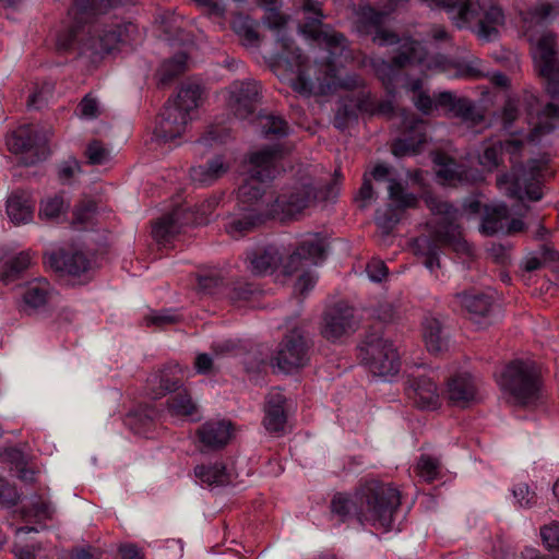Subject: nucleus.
<instances>
[{
	"label": "nucleus",
	"instance_id": "f257e3e1",
	"mask_svg": "<svg viewBox=\"0 0 559 559\" xmlns=\"http://www.w3.org/2000/svg\"><path fill=\"white\" fill-rule=\"evenodd\" d=\"M122 0H75L69 9L72 25L64 48L79 45L80 53L91 58L109 53L130 39L135 26L128 24H103L99 16L117 8Z\"/></svg>",
	"mask_w": 559,
	"mask_h": 559
},
{
	"label": "nucleus",
	"instance_id": "f03ea898",
	"mask_svg": "<svg viewBox=\"0 0 559 559\" xmlns=\"http://www.w3.org/2000/svg\"><path fill=\"white\" fill-rule=\"evenodd\" d=\"M425 203L433 215L439 216V219L430 236H420L415 239V253L424 258L423 264L430 272H435L436 269H439L440 247H450L456 253L471 257L473 254V248L464 239L461 227L456 223L460 216L459 210L431 193L425 195Z\"/></svg>",
	"mask_w": 559,
	"mask_h": 559
},
{
	"label": "nucleus",
	"instance_id": "7ed1b4c3",
	"mask_svg": "<svg viewBox=\"0 0 559 559\" xmlns=\"http://www.w3.org/2000/svg\"><path fill=\"white\" fill-rule=\"evenodd\" d=\"M533 58L538 74L546 80V91L551 96V100L538 114L537 122L530 132V141L535 142L552 132L559 122V58L554 34H544L537 40Z\"/></svg>",
	"mask_w": 559,
	"mask_h": 559
},
{
	"label": "nucleus",
	"instance_id": "20e7f679",
	"mask_svg": "<svg viewBox=\"0 0 559 559\" xmlns=\"http://www.w3.org/2000/svg\"><path fill=\"white\" fill-rule=\"evenodd\" d=\"M281 157L282 148L278 144L266 146L249 155L250 179L238 188V211L261 213L264 216L273 215L272 202L274 199H266L263 182L275 177L277 162Z\"/></svg>",
	"mask_w": 559,
	"mask_h": 559
},
{
	"label": "nucleus",
	"instance_id": "39448f33",
	"mask_svg": "<svg viewBox=\"0 0 559 559\" xmlns=\"http://www.w3.org/2000/svg\"><path fill=\"white\" fill-rule=\"evenodd\" d=\"M503 154H508L511 163V173L497 177V187L506 195L522 200L526 195L532 201H539L543 197L538 185L540 166L537 160H528L527 165L520 162L524 143L522 140L508 139L501 141Z\"/></svg>",
	"mask_w": 559,
	"mask_h": 559
},
{
	"label": "nucleus",
	"instance_id": "423d86ee",
	"mask_svg": "<svg viewBox=\"0 0 559 559\" xmlns=\"http://www.w3.org/2000/svg\"><path fill=\"white\" fill-rule=\"evenodd\" d=\"M286 23V17L274 9H271L265 16L266 26L276 31L277 41L282 48V52L274 64V71L282 66L287 67L293 73H296V78L292 82L293 88L300 94L310 95L316 82L322 83L325 76L311 74V68L306 66L307 58L285 34Z\"/></svg>",
	"mask_w": 559,
	"mask_h": 559
},
{
	"label": "nucleus",
	"instance_id": "0eeeda50",
	"mask_svg": "<svg viewBox=\"0 0 559 559\" xmlns=\"http://www.w3.org/2000/svg\"><path fill=\"white\" fill-rule=\"evenodd\" d=\"M360 509L358 522L376 528L389 530L401 506V493L391 484L369 480L359 486Z\"/></svg>",
	"mask_w": 559,
	"mask_h": 559
},
{
	"label": "nucleus",
	"instance_id": "6e6552de",
	"mask_svg": "<svg viewBox=\"0 0 559 559\" xmlns=\"http://www.w3.org/2000/svg\"><path fill=\"white\" fill-rule=\"evenodd\" d=\"M301 8L305 12L313 13L314 16L299 26L300 32L308 38L323 43L329 52L330 59L325 64V73L334 71V63L353 59L347 38L340 32L333 31L329 25H322L323 13L320 3L316 0H302Z\"/></svg>",
	"mask_w": 559,
	"mask_h": 559
},
{
	"label": "nucleus",
	"instance_id": "1a4fd4ad",
	"mask_svg": "<svg viewBox=\"0 0 559 559\" xmlns=\"http://www.w3.org/2000/svg\"><path fill=\"white\" fill-rule=\"evenodd\" d=\"M498 383L515 404H534L539 397V373L532 361H510L501 372Z\"/></svg>",
	"mask_w": 559,
	"mask_h": 559
},
{
	"label": "nucleus",
	"instance_id": "9d476101",
	"mask_svg": "<svg viewBox=\"0 0 559 559\" xmlns=\"http://www.w3.org/2000/svg\"><path fill=\"white\" fill-rule=\"evenodd\" d=\"M396 45H399L396 53L390 60L380 57L369 58V66L373 73L390 94L394 92V82L401 72L408 66L421 62L425 58L424 47L417 40L408 37L400 38Z\"/></svg>",
	"mask_w": 559,
	"mask_h": 559
},
{
	"label": "nucleus",
	"instance_id": "9b49d317",
	"mask_svg": "<svg viewBox=\"0 0 559 559\" xmlns=\"http://www.w3.org/2000/svg\"><path fill=\"white\" fill-rule=\"evenodd\" d=\"M319 193L314 179L304 175L282 188L272 202L273 216L282 214L286 218L297 219L307 209L316 204Z\"/></svg>",
	"mask_w": 559,
	"mask_h": 559
},
{
	"label": "nucleus",
	"instance_id": "f8f14e48",
	"mask_svg": "<svg viewBox=\"0 0 559 559\" xmlns=\"http://www.w3.org/2000/svg\"><path fill=\"white\" fill-rule=\"evenodd\" d=\"M361 359L379 377L394 376L400 370V356L393 343L377 335H369L361 347Z\"/></svg>",
	"mask_w": 559,
	"mask_h": 559
},
{
	"label": "nucleus",
	"instance_id": "ddd939ff",
	"mask_svg": "<svg viewBox=\"0 0 559 559\" xmlns=\"http://www.w3.org/2000/svg\"><path fill=\"white\" fill-rule=\"evenodd\" d=\"M310 343L298 329L287 333L271 358V365L290 373L304 368L310 360Z\"/></svg>",
	"mask_w": 559,
	"mask_h": 559
},
{
	"label": "nucleus",
	"instance_id": "4468645a",
	"mask_svg": "<svg viewBox=\"0 0 559 559\" xmlns=\"http://www.w3.org/2000/svg\"><path fill=\"white\" fill-rule=\"evenodd\" d=\"M56 290L45 277H35L20 285L16 308L20 313L32 317L48 309Z\"/></svg>",
	"mask_w": 559,
	"mask_h": 559
},
{
	"label": "nucleus",
	"instance_id": "2eb2a0df",
	"mask_svg": "<svg viewBox=\"0 0 559 559\" xmlns=\"http://www.w3.org/2000/svg\"><path fill=\"white\" fill-rule=\"evenodd\" d=\"M388 17L389 12L378 11L370 5L360 7L357 12V32L360 35L371 36V40L379 46H393L400 43V37L384 27Z\"/></svg>",
	"mask_w": 559,
	"mask_h": 559
},
{
	"label": "nucleus",
	"instance_id": "dca6fc26",
	"mask_svg": "<svg viewBox=\"0 0 559 559\" xmlns=\"http://www.w3.org/2000/svg\"><path fill=\"white\" fill-rule=\"evenodd\" d=\"M357 326L354 309L344 302H337L324 311L321 334L325 340L335 342L355 332Z\"/></svg>",
	"mask_w": 559,
	"mask_h": 559
},
{
	"label": "nucleus",
	"instance_id": "f3484780",
	"mask_svg": "<svg viewBox=\"0 0 559 559\" xmlns=\"http://www.w3.org/2000/svg\"><path fill=\"white\" fill-rule=\"evenodd\" d=\"M326 245L324 238L313 234L302 239L285 264V272L294 274L300 270L317 265L325 259Z\"/></svg>",
	"mask_w": 559,
	"mask_h": 559
},
{
	"label": "nucleus",
	"instance_id": "a211bd4d",
	"mask_svg": "<svg viewBox=\"0 0 559 559\" xmlns=\"http://www.w3.org/2000/svg\"><path fill=\"white\" fill-rule=\"evenodd\" d=\"M389 198L396 207L389 205L384 210H378L376 221L380 228L389 233L400 222V211L407 207H415L418 199L413 193L405 192L401 182L391 179L389 187Z\"/></svg>",
	"mask_w": 559,
	"mask_h": 559
},
{
	"label": "nucleus",
	"instance_id": "6ab92c4d",
	"mask_svg": "<svg viewBox=\"0 0 559 559\" xmlns=\"http://www.w3.org/2000/svg\"><path fill=\"white\" fill-rule=\"evenodd\" d=\"M403 133L392 145L395 156L415 154L426 142V124L414 114L403 112Z\"/></svg>",
	"mask_w": 559,
	"mask_h": 559
},
{
	"label": "nucleus",
	"instance_id": "aec40b11",
	"mask_svg": "<svg viewBox=\"0 0 559 559\" xmlns=\"http://www.w3.org/2000/svg\"><path fill=\"white\" fill-rule=\"evenodd\" d=\"M8 148L15 154H25L22 162L32 165L45 159L48 151L45 145H37L35 131L31 126H22L7 138Z\"/></svg>",
	"mask_w": 559,
	"mask_h": 559
},
{
	"label": "nucleus",
	"instance_id": "412c9836",
	"mask_svg": "<svg viewBox=\"0 0 559 559\" xmlns=\"http://www.w3.org/2000/svg\"><path fill=\"white\" fill-rule=\"evenodd\" d=\"M188 121L187 112L168 100L156 119L154 135L164 142L171 141L185 133Z\"/></svg>",
	"mask_w": 559,
	"mask_h": 559
},
{
	"label": "nucleus",
	"instance_id": "4be33fe9",
	"mask_svg": "<svg viewBox=\"0 0 559 559\" xmlns=\"http://www.w3.org/2000/svg\"><path fill=\"white\" fill-rule=\"evenodd\" d=\"M259 90V83L252 80L237 81L229 86L227 103L236 117L246 119L254 112Z\"/></svg>",
	"mask_w": 559,
	"mask_h": 559
},
{
	"label": "nucleus",
	"instance_id": "5701e85b",
	"mask_svg": "<svg viewBox=\"0 0 559 559\" xmlns=\"http://www.w3.org/2000/svg\"><path fill=\"white\" fill-rule=\"evenodd\" d=\"M405 392L417 408L432 411L440 406L439 389L430 377L409 376L405 383Z\"/></svg>",
	"mask_w": 559,
	"mask_h": 559
},
{
	"label": "nucleus",
	"instance_id": "b1692460",
	"mask_svg": "<svg viewBox=\"0 0 559 559\" xmlns=\"http://www.w3.org/2000/svg\"><path fill=\"white\" fill-rule=\"evenodd\" d=\"M183 369L179 364H167L154 370L146 379L147 393L153 399H159L176 392L182 386Z\"/></svg>",
	"mask_w": 559,
	"mask_h": 559
},
{
	"label": "nucleus",
	"instance_id": "393cba45",
	"mask_svg": "<svg viewBox=\"0 0 559 559\" xmlns=\"http://www.w3.org/2000/svg\"><path fill=\"white\" fill-rule=\"evenodd\" d=\"M49 267L60 275L80 276L90 267V260L81 251L59 249L46 258Z\"/></svg>",
	"mask_w": 559,
	"mask_h": 559
},
{
	"label": "nucleus",
	"instance_id": "a878e982",
	"mask_svg": "<svg viewBox=\"0 0 559 559\" xmlns=\"http://www.w3.org/2000/svg\"><path fill=\"white\" fill-rule=\"evenodd\" d=\"M283 261L280 249L273 245L258 247L246 253V267L255 276L274 273Z\"/></svg>",
	"mask_w": 559,
	"mask_h": 559
},
{
	"label": "nucleus",
	"instance_id": "bb28decb",
	"mask_svg": "<svg viewBox=\"0 0 559 559\" xmlns=\"http://www.w3.org/2000/svg\"><path fill=\"white\" fill-rule=\"evenodd\" d=\"M452 305L465 310L472 320H477L478 318H487L490 314L493 300L489 295L472 289L454 294Z\"/></svg>",
	"mask_w": 559,
	"mask_h": 559
},
{
	"label": "nucleus",
	"instance_id": "cd10ccee",
	"mask_svg": "<svg viewBox=\"0 0 559 559\" xmlns=\"http://www.w3.org/2000/svg\"><path fill=\"white\" fill-rule=\"evenodd\" d=\"M476 383L468 373L452 377L448 381L447 396L454 406L466 407L476 396Z\"/></svg>",
	"mask_w": 559,
	"mask_h": 559
},
{
	"label": "nucleus",
	"instance_id": "c85d7f7f",
	"mask_svg": "<svg viewBox=\"0 0 559 559\" xmlns=\"http://www.w3.org/2000/svg\"><path fill=\"white\" fill-rule=\"evenodd\" d=\"M190 213L177 207L171 213L164 215L157 221L152 229V235L157 242H167L171 237L178 234L182 226L189 223Z\"/></svg>",
	"mask_w": 559,
	"mask_h": 559
},
{
	"label": "nucleus",
	"instance_id": "c756f323",
	"mask_svg": "<svg viewBox=\"0 0 559 559\" xmlns=\"http://www.w3.org/2000/svg\"><path fill=\"white\" fill-rule=\"evenodd\" d=\"M230 423L225 420L206 421L197 431L204 448L217 450L225 447L230 438Z\"/></svg>",
	"mask_w": 559,
	"mask_h": 559
},
{
	"label": "nucleus",
	"instance_id": "7c9ffc66",
	"mask_svg": "<svg viewBox=\"0 0 559 559\" xmlns=\"http://www.w3.org/2000/svg\"><path fill=\"white\" fill-rule=\"evenodd\" d=\"M266 217L261 213L239 211L238 214L230 217L229 222L225 225V229L228 235L238 239L260 226Z\"/></svg>",
	"mask_w": 559,
	"mask_h": 559
},
{
	"label": "nucleus",
	"instance_id": "2f4dec72",
	"mask_svg": "<svg viewBox=\"0 0 559 559\" xmlns=\"http://www.w3.org/2000/svg\"><path fill=\"white\" fill-rule=\"evenodd\" d=\"M35 253L31 250L21 251L8 259L0 271V281L10 284L20 278L34 263Z\"/></svg>",
	"mask_w": 559,
	"mask_h": 559
},
{
	"label": "nucleus",
	"instance_id": "473e14b6",
	"mask_svg": "<svg viewBox=\"0 0 559 559\" xmlns=\"http://www.w3.org/2000/svg\"><path fill=\"white\" fill-rule=\"evenodd\" d=\"M359 487L353 495L337 492L333 496L330 504L331 512L340 518L341 522H345L350 516L358 521V512L360 509Z\"/></svg>",
	"mask_w": 559,
	"mask_h": 559
},
{
	"label": "nucleus",
	"instance_id": "72a5a7b5",
	"mask_svg": "<svg viewBox=\"0 0 559 559\" xmlns=\"http://www.w3.org/2000/svg\"><path fill=\"white\" fill-rule=\"evenodd\" d=\"M228 168L229 167L224 162L223 157L216 156L215 158L209 160L205 165L192 167L190 169V177L194 182L209 186L225 175Z\"/></svg>",
	"mask_w": 559,
	"mask_h": 559
},
{
	"label": "nucleus",
	"instance_id": "f704fd0d",
	"mask_svg": "<svg viewBox=\"0 0 559 559\" xmlns=\"http://www.w3.org/2000/svg\"><path fill=\"white\" fill-rule=\"evenodd\" d=\"M34 202L25 192H14L7 202V213L15 224H25L33 217Z\"/></svg>",
	"mask_w": 559,
	"mask_h": 559
},
{
	"label": "nucleus",
	"instance_id": "c9c22d12",
	"mask_svg": "<svg viewBox=\"0 0 559 559\" xmlns=\"http://www.w3.org/2000/svg\"><path fill=\"white\" fill-rule=\"evenodd\" d=\"M509 215V210L503 204L487 207L479 227L480 231L486 236L503 233Z\"/></svg>",
	"mask_w": 559,
	"mask_h": 559
},
{
	"label": "nucleus",
	"instance_id": "e433bc0d",
	"mask_svg": "<svg viewBox=\"0 0 559 559\" xmlns=\"http://www.w3.org/2000/svg\"><path fill=\"white\" fill-rule=\"evenodd\" d=\"M194 475L209 486H225L231 483V475L222 463L198 465L194 467Z\"/></svg>",
	"mask_w": 559,
	"mask_h": 559
},
{
	"label": "nucleus",
	"instance_id": "4c0bfd02",
	"mask_svg": "<svg viewBox=\"0 0 559 559\" xmlns=\"http://www.w3.org/2000/svg\"><path fill=\"white\" fill-rule=\"evenodd\" d=\"M423 337L427 349L438 354L447 347V338L442 334V326L438 319L426 318L423 322Z\"/></svg>",
	"mask_w": 559,
	"mask_h": 559
},
{
	"label": "nucleus",
	"instance_id": "58836bf2",
	"mask_svg": "<svg viewBox=\"0 0 559 559\" xmlns=\"http://www.w3.org/2000/svg\"><path fill=\"white\" fill-rule=\"evenodd\" d=\"M173 393L174 394L167 400V407L171 415L191 417L198 413V406L187 389H182L181 386Z\"/></svg>",
	"mask_w": 559,
	"mask_h": 559
},
{
	"label": "nucleus",
	"instance_id": "ea45409f",
	"mask_svg": "<svg viewBox=\"0 0 559 559\" xmlns=\"http://www.w3.org/2000/svg\"><path fill=\"white\" fill-rule=\"evenodd\" d=\"M203 88L197 83H187L181 86L175 100H170L171 105L178 106L189 112L199 107L202 100Z\"/></svg>",
	"mask_w": 559,
	"mask_h": 559
},
{
	"label": "nucleus",
	"instance_id": "a19ab883",
	"mask_svg": "<svg viewBox=\"0 0 559 559\" xmlns=\"http://www.w3.org/2000/svg\"><path fill=\"white\" fill-rule=\"evenodd\" d=\"M504 20L503 12L500 8L491 5L481 19L478 21V35L487 40L497 36V26L502 24Z\"/></svg>",
	"mask_w": 559,
	"mask_h": 559
},
{
	"label": "nucleus",
	"instance_id": "79ce46f5",
	"mask_svg": "<svg viewBox=\"0 0 559 559\" xmlns=\"http://www.w3.org/2000/svg\"><path fill=\"white\" fill-rule=\"evenodd\" d=\"M15 514L23 521H31L33 519L38 521L49 520L52 518L53 508L49 501L41 499V497H36V500L29 507L21 508L15 511Z\"/></svg>",
	"mask_w": 559,
	"mask_h": 559
},
{
	"label": "nucleus",
	"instance_id": "37998d69",
	"mask_svg": "<svg viewBox=\"0 0 559 559\" xmlns=\"http://www.w3.org/2000/svg\"><path fill=\"white\" fill-rule=\"evenodd\" d=\"M257 120L265 136H284L288 133V123L281 116L274 114H260Z\"/></svg>",
	"mask_w": 559,
	"mask_h": 559
},
{
	"label": "nucleus",
	"instance_id": "c03bdc74",
	"mask_svg": "<svg viewBox=\"0 0 559 559\" xmlns=\"http://www.w3.org/2000/svg\"><path fill=\"white\" fill-rule=\"evenodd\" d=\"M154 415L153 408L140 409L128 415L127 424L134 433L147 436L155 426Z\"/></svg>",
	"mask_w": 559,
	"mask_h": 559
},
{
	"label": "nucleus",
	"instance_id": "a18cd8bd",
	"mask_svg": "<svg viewBox=\"0 0 559 559\" xmlns=\"http://www.w3.org/2000/svg\"><path fill=\"white\" fill-rule=\"evenodd\" d=\"M187 55L185 52H179L173 58L164 61L159 70L160 82L166 84L178 75L185 73L187 70Z\"/></svg>",
	"mask_w": 559,
	"mask_h": 559
},
{
	"label": "nucleus",
	"instance_id": "49530a36",
	"mask_svg": "<svg viewBox=\"0 0 559 559\" xmlns=\"http://www.w3.org/2000/svg\"><path fill=\"white\" fill-rule=\"evenodd\" d=\"M438 7L448 11L459 9L456 22L459 27L478 16V12L473 8L471 0H439Z\"/></svg>",
	"mask_w": 559,
	"mask_h": 559
},
{
	"label": "nucleus",
	"instance_id": "de8ad7c7",
	"mask_svg": "<svg viewBox=\"0 0 559 559\" xmlns=\"http://www.w3.org/2000/svg\"><path fill=\"white\" fill-rule=\"evenodd\" d=\"M362 103L360 104H353L348 103L347 100H342L338 104V107L336 109L333 124L336 129L344 130L348 127V124L356 120L357 118V110L362 109Z\"/></svg>",
	"mask_w": 559,
	"mask_h": 559
},
{
	"label": "nucleus",
	"instance_id": "09e8293b",
	"mask_svg": "<svg viewBox=\"0 0 559 559\" xmlns=\"http://www.w3.org/2000/svg\"><path fill=\"white\" fill-rule=\"evenodd\" d=\"M451 116L472 123H477L483 119V116L477 112L474 103L466 97H457L455 99Z\"/></svg>",
	"mask_w": 559,
	"mask_h": 559
},
{
	"label": "nucleus",
	"instance_id": "8fccbe9b",
	"mask_svg": "<svg viewBox=\"0 0 559 559\" xmlns=\"http://www.w3.org/2000/svg\"><path fill=\"white\" fill-rule=\"evenodd\" d=\"M231 27L235 33L245 41L246 45L257 46L259 43V35L252 25V21L245 16L236 17Z\"/></svg>",
	"mask_w": 559,
	"mask_h": 559
},
{
	"label": "nucleus",
	"instance_id": "3c124183",
	"mask_svg": "<svg viewBox=\"0 0 559 559\" xmlns=\"http://www.w3.org/2000/svg\"><path fill=\"white\" fill-rule=\"evenodd\" d=\"M265 429L271 433L282 432L286 424V414L284 408L265 407V416L263 420Z\"/></svg>",
	"mask_w": 559,
	"mask_h": 559
},
{
	"label": "nucleus",
	"instance_id": "603ef678",
	"mask_svg": "<svg viewBox=\"0 0 559 559\" xmlns=\"http://www.w3.org/2000/svg\"><path fill=\"white\" fill-rule=\"evenodd\" d=\"M439 461L429 455H421L416 466V473L425 481H433L439 475Z\"/></svg>",
	"mask_w": 559,
	"mask_h": 559
},
{
	"label": "nucleus",
	"instance_id": "864d4df0",
	"mask_svg": "<svg viewBox=\"0 0 559 559\" xmlns=\"http://www.w3.org/2000/svg\"><path fill=\"white\" fill-rule=\"evenodd\" d=\"M255 293H258V288L254 284L236 281L228 292V297L233 302L248 301Z\"/></svg>",
	"mask_w": 559,
	"mask_h": 559
},
{
	"label": "nucleus",
	"instance_id": "5fc2aeb1",
	"mask_svg": "<svg viewBox=\"0 0 559 559\" xmlns=\"http://www.w3.org/2000/svg\"><path fill=\"white\" fill-rule=\"evenodd\" d=\"M68 205L66 204L61 195H55L53 198L47 199L41 203L39 210V216L45 219H55L59 217L61 213L66 211Z\"/></svg>",
	"mask_w": 559,
	"mask_h": 559
},
{
	"label": "nucleus",
	"instance_id": "6e6d98bb",
	"mask_svg": "<svg viewBox=\"0 0 559 559\" xmlns=\"http://www.w3.org/2000/svg\"><path fill=\"white\" fill-rule=\"evenodd\" d=\"M502 155L503 146L501 141H497L485 147L484 153L479 156V163L488 169H493L499 166Z\"/></svg>",
	"mask_w": 559,
	"mask_h": 559
},
{
	"label": "nucleus",
	"instance_id": "4d7b16f0",
	"mask_svg": "<svg viewBox=\"0 0 559 559\" xmlns=\"http://www.w3.org/2000/svg\"><path fill=\"white\" fill-rule=\"evenodd\" d=\"M85 155L92 165H102L109 159V151L98 140L88 143Z\"/></svg>",
	"mask_w": 559,
	"mask_h": 559
},
{
	"label": "nucleus",
	"instance_id": "13d9d810",
	"mask_svg": "<svg viewBox=\"0 0 559 559\" xmlns=\"http://www.w3.org/2000/svg\"><path fill=\"white\" fill-rule=\"evenodd\" d=\"M21 498L15 486L11 485L5 478L0 477V503L4 507L15 506Z\"/></svg>",
	"mask_w": 559,
	"mask_h": 559
},
{
	"label": "nucleus",
	"instance_id": "bf43d9fd",
	"mask_svg": "<svg viewBox=\"0 0 559 559\" xmlns=\"http://www.w3.org/2000/svg\"><path fill=\"white\" fill-rule=\"evenodd\" d=\"M540 535L548 549L559 550V522L543 526Z\"/></svg>",
	"mask_w": 559,
	"mask_h": 559
},
{
	"label": "nucleus",
	"instance_id": "052dcab7",
	"mask_svg": "<svg viewBox=\"0 0 559 559\" xmlns=\"http://www.w3.org/2000/svg\"><path fill=\"white\" fill-rule=\"evenodd\" d=\"M97 209L96 203L93 200L81 202L73 212L74 222L79 224H85L91 221Z\"/></svg>",
	"mask_w": 559,
	"mask_h": 559
},
{
	"label": "nucleus",
	"instance_id": "680f3d73",
	"mask_svg": "<svg viewBox=\"0 0 559 559\" xmlns=\"http://www.w3.org/2000/svg\"><path fill=\"white\" fill-rule=\"evenodd\" d=\"M147 325L154 324L159 328L176 324L180 321V316L170 312L169 310L151 314L145 318Z\"/></svg>",
	"mask_w": 559,
	"mask_h": 559
},
{
	"label": "nucleus",
	"instance_id": "e2e57ef3",
	"mask_svg": "<svg viewBox=\"0 0 559 559\" xmlns=\"http://www.w3.org/2000/svg\"><path fill=\"white\" fill-rule=\"evenodd\" d=\"M301 271L302 273L298 276L294 285V292L304 296L314 287L317 277L309 270L305 271L304 269Z\"/></svg>",
	"mask_w": 559,
	"mask_h": 559
},
{
	"label": "nucleus",
	"instance_id": "0e129e2a",
	"mask_svg": "<svg viewBox=\"0 0 559 559\" xmlns=\"http://www.w3.org/2000/svg\"><path fill=\"white\" fill-rule=\"evenodd\" d=\"M223 283V278L218 274H204L198 276L199 288L207 294H212Z\"/></svg>",
	"mask_w": 559,
	"mask_h": 559
},
{
	"label": "nucleus",
	"instance_id": "69168bd1",
	"mask_svg": "<svg viewBox=\"0 0 559 559\" xmlns=\"http://www.w3.org/2000/svg\"><path fill=\"white\" fill-rule=\"evenodd\" d=\"M81 171V165L75 158L68 159L59 166L58 176L62 182H69L76 173Z\"/></svg>",
	"mask_w": 559,
	"mask_h": 559
},
{
	"label": "nucleus",
	"instance_id": "338daca9",
	"mask_svg": "<svg viewBox=\"0 0 559 559\" xmlns=\"http://www.w3.org/2000/svg\"><path fill=\"white\" fill-rule=\"evenodd\" d=\"M366 272L371 281L381 282L388 275V267L383 261L373 259L367 264Z\"/></svg>",
	"mask_w": 559,
	"mask_h": 559
},
{
	"label": "nucleus",
	"instance_id": "774afa93",
	"mask_svg": "<svg viewBox=\"0 0 559 559\" xmlns=\"http://www.w3.org/2000/svg\"><path fill=\"white\" fill-rule=\"evenodd\" d=\"M512 492L521 507H531L535 502V493L530 490L526 484L516 485Z\"/></svg>",
	"mask_w": 559,
	"mask_h": 559
}]
</instances>
